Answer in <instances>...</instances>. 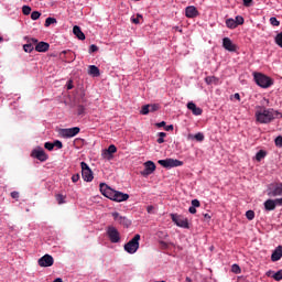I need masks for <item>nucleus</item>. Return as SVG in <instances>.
Returning a JSON list of instances; mask_svg holds the SVG:
<instances>
[{"label":"nucleus","instance_id":"obj_1","mask_svg":"<svg viewBox=\"0 0 282 282\" xmlns=\"http://www.w3.org/2000/svg\"><path fill=\"white\" fill-rule=\"evenodd\" d=\"M99 191H101V195H104L106 198L116 203L127 202L130 198L128 193L116 191L106 183L99 184Z\"/></svg>","mask_w":282,"mask_h":282},{"label":"nucleus","instance_id":"obj_2","mask_svg":"<svg viewBox=\"0 0 282 282\" xmlns=\"http://www.w3.org/2000/svg\"><path fill=\"white\" fill-rule=\"evenodd\" d=\"M281 115L272 108H265L263 106H258L256 111V120L260 124H270L275 120V116Z\"/></svg>","mask_w":282,"mask_h":282},{"label":"nucleus","instance_id":"obj_3","mask_svg":"<svg viewBox=\"0 0 282 282\" xmlns=\"http://www.w3.org/2000/svg\"><path fill=\"white\" fill-rule=\"evenodd\" d=\"M253 76H254V80L258 84V86H260L262 88H269L274 84L272 78L268 77L264 74L254 73Z\"/></svg>","mask_w":282,"mask_h":282},{"label":"nucleus","instance_id":"obj_4","mask_svg":"<svg viewBox=\"0 0 282 282\" xmlns=\"http://www.w3.org/2000/svg\"><path fill=\"white\" fill-rule=\"evenodd\" d=\"M267 196L278 197L282 196V182H273L267 186Z\"/></svg>","mask_w":282,"mask_h":282},{"label":"nucleus","instance_id":"obj_5","mask_svg":"<svg viewBox=\"0 0 282 282\" xmlns=\"http://www.w3.org/2000/svg\"><path fill=\"white\" fill-rule=\"evenodd\" d=\"M141 236L135 235L128 243L124 245L123 249L128 253H135L140 248Z\"/></svg>","mask_w":282,"mask_h":282},{"label":"nucleus","instance_id":"obj_6","mask_svg":"<svg viewBox=\"0 0 282 282\" xmlns=\"http://www.w3.org/2000/svg\"><path fill=\"white\" fill-rule=\"evenodd\" d=\"M158 164L161 165L164 169H173V167H180L184 165L183 161H180L177 159H165V160H159Z\"/></svg>","mask_w":282,"mask_h":282},{"label":"nucleus","instance_id":"obj_7","mask_svg":"<svg viewBox=\"0 0 282 282\" xmlns=\"http://www.w3.org/2000/svg\"><path fill=\"white\" fill-rule=\"evenodd\" d=\"M106 235L111 243H118L121 240L120 232L112 226L106 228Z\"/></svg>","mask_w":282,"mask_h":282},{"label":"nucleus","instance_id":"obj_8","mask_svg":"<svg viewBox=\"0 0 282 282\" xmlns=\"http://www.w3.org/2000/svg\"><path fill=\"white\" fill-rule=\"evenodd\" d=\"M172 221L180 228L188 229V219L183 216H178V214H171Z\"/></svg>","mask_w":282,"mask_h":282},{"label":"nucleus","instance_id":"obj_9","mask_svg":"<svg viewBox=\"0 0 282 282\" xmlns=\"http://www.w3.org/2000/svg\"><path fill=\"white\" fill-rule=\"evenodd\" d=\"M80 165H82V175L84 181L88 183L93 182L94 174L89 165L84 161L80 163Z\"/></svg>","mask_w":282,"mask_h":282},{"label":"nucleus","instance_id":"obj_10","mask_svg":"<svg viewBox=\"0 0 282 282\" xmlns=\"http://www.w3.org/2000/svg\"><path fill=\"white\" fill-rule=\"evenodd\" d=\"M80 132V128L79 127H74V128H65L61 130V135L64 139H72L75 138L76 135H78Z\"/></svg>","mask_w":282,"mask_h":282},{"label":"nucleus","instance_id":"obj_11","mask_svg":"<svg viewBox=\"0 0 282 282\" xmlns=\"http://www.w3.org/2000/svg\"><path fill=\"white\" fill-rule=\"evenodd\" d=\"M156 171V164L153 161L144 162V170L140 174L144 177L152 175Z\"/></svg>","mask_w":282,"mask_h":282},{"label":"nucleus","instance_id":"obj_12","mask_svg":"<svg viewBox=\"0 0 282 282\" xmlns=\"http://www.w3.org/2000/svg\"><path fill=\"white\" fill-rule=\"evenodd\" d=\"M31 158L36 159L40 162L44 163L47 161L48 155L45 153V151L42 148H37L31 152Z\"/></svg>","mask_w":282,"mask_h":282},{"label":"nucleus","instance_id":"obj_13","mask_svg":"<svg viewBox=\"0 0 282 282\" xmlns=\"http://www.w3.org/2000/svg\"><path fill=\"white\" fill-rule=\"evenodd\" d=\"M111 216L113 220H116L119 225L123 226L124 228H129L132 225V223L128 218L120 216L119 212H112Z\"/></svg>","mask_w":282,"mask_h":282},{"label":"nucleus","instance_id":"obj_14","mask_svg":"<svg viewBox=\"0 0 282 282\" xmlns=\"http://www.w3.org/2000/svg\"><path fill=\"white\" fill-rule=\"evenodd\" d=\"M54 263V259L52 256L50 254H45L44 257H42L41 259H39V265L40 267H52Z\"/></svg>","mask_w":282,"mask_h":282},{"label":"nucleus","instance_id":"obj_15","mask_svg":"<svg viewBox=\"0 0 282 282\" xmlns=\"http://www.w3.org/2000/svg\"><path fill=\"white\" fill-rule=\"evenodd\" d=\"M28 44H23V50L25 53H31L35 45L37 43V40L35 37H25Z\"/></svg>","mask_w":282,"mask_h":282},{"label":"nucleus","instance_id":"obj_16","mask_svg":"<svg viewBox=\"0 0 282 282\" xmlns=\"http://www.w3.org/2000/svg\"><path fill=\"white\" fill-rule=\"evenodd\" d=\"M223 46L228 52H236L237 51V46H236V44H234V42H231L230 37H224Z\"/></svg>","mask_w":282,"mask_h":282},{"label":"nucleus","instance_id":"obj_17","mask_svg":"<svg viewBox=\"0 0 282 282\" xmlns=\"http://www.w3.org/2000/svg\"><path fill=\"white\" fill-rule=\"evenodd\" d=\"M185 17L188 19H194L198 17V10L194 6H188L185 8Z\"/></svg>","mask_w":282,"mask_h":282},{"label":"nucleus","instance_id":"obj_18","mask_svg":"<svg viewBox=\"0 0 282 282\" xmlns=\"http://www.w3.org/2000/svg\"><path fill=\"white\" fill-rule=\"evenodd\" d=\"M35 45V51L39 53H45L50 48V44L47 42H37Z\"/></svg>","mask_w":282,"mask_h":282},{"label":"nucleus","instance_id":"obj_19","mask_svg":"<svg viewBox=\"0 0 282 282\" xmlns=\"http://www.w3.org/2000/svg\"><path fill=\"white\" fill-rule=\"evenodd\" d=\"M117 153V147L115 144H110L104 152V158L110 160L112 154Z\"/></svg>","mask_w":282,"mask_h":282},{"label":"nucleus","instance_id":"obj_20","mask_svg":"<svg viewBox=\"0 0 282 282\" xmlns=\"http://www.w3.org/2000/svg\"><path fill=\"white\" fill-rule=\"evenodd\" d=\"M282 259V246H279L271 254V261L276 262Z\"/></svg>","mask_w":282,"mask_h":282},{"label":"nucleus","instance_id":"obj_21","mask_svg":"<svg viewBox=\"0 0 282 282\" xmlns=\"http://www.w3.org/2000/svg\"><path fill=\"white\" fill-rule=\"evenodd\" d=\"M187 108L193 112V115H195V116H200L202 115V112H203V110L199 108V107H197L194 102H188L187 104Z\"/></svg>","mask_w":282,"mask_h":282},{"label":"nucleus","instance_id":"obj_22","mask_svg":"<svg viewBox=\"0 0 282 282\" xmlns=\"http://www.w3.org/2000/svg\"><path fill=\"white\" fill-rule=\"evenodd\" d=\"M73 33L80 40V41H85L86 36L85 33H83L82 29L79 25H74L73 28Z\"/></svg>","mask_w":282,"mask_h":282},{"label":"nucleus","instance_id":"obj_23","mask_svg":"<svg viewBox=\"0 0 282 282\" xmlns=\"http://www.w3.org/2000/svg\"><path fill=\"white\" fill-rule=\"evenodd\" d=\"M275 208H276L275 203L272 198L264 200V210L273 212V210H275Z\"/></svg>","mask_w":282,"mask_h":282},{"label":"nucleus","instance_id":"obj_24","mask_svg":"<svg viewBox=\"0 0 282 282\" xmlns=\"http://www.w3.org/2000/svg\"><path fill=\"white\" fill-rule=\"evenodd\" d=\"M88 68H89L88 69V74H90V75H93L95 77L100 76V70H99V68L97 66L90 65Z\"/></svg>","mask_w":282,"mask_h":282},{"label":"nucleus","instance_id":"obj_25","mask_svg":"<svg viewBox=\"0 0 282 282\" xmlns=\"http://www.w3.org/2000/svg\"><path fill=\"white\" fill-rule=\"evenodd\" d=\"M226 25L228 29H231V30H234L238 26L235 19H232V18H229L226 20Z\"/></svg>","mask_w":282,"mask_h":282},{"label":"nucleus","instance_id":"obj_26","mask_svg":"<svg viewBox=\"0 0 282 282\" xmlns=\"http://www.w3.org/2000/svg\"><path fill=\"white\" fill-rule=\"evenodd\" d=\"M265 156H267V151L260 150L258 151L256 159L258 162H261L262 160L265 159Z\"/></svg>","mask_w":282,"mask_h":282},{"label":"nucleus","instance_id":"obj_27","mask_svg":"<svg viewBox=\"0 0 282 282\" xmlns=\"http://www.w3.org/2000/svg\"><path fill=\"white\" fill-rule=\"evenodd\" d=\"M55 198H56V202L58 205H63L66 203V200H65L66 196L63 194H56Z\"/></svg>","mask_w":282,"mask_h":282},{"label":"nucleus","instance_id":"obj_28","mask_svg":"<svg viewBox=\"0 0 282 282\" xmlns=\"http://www.w3.org/2000/svg\"><path fill=\"white\" fill-rule=\"evenodd\" d=\"M55 23H57V20L53 17H48L45 20V28H48V26H51L52 24H55Z\"/></svg>","mask_w":282,"mask_h":282},{"label":"nucleus","instance_id":"obj_29","mask_svg":"<svg viewBox=\"0 0 282 282\" xmlns=\"http://www.w3.org/2000/svg\"><path fill=\"white\" fill-rule=\"evenodd\" d=\"M77 115L85 116L86 115V105H78L77 106Z\"/></svg>","mask_w":282,"mask_h":282},{"label":"nucleus","instance_id":"obj_30","mask_svg":"<svg viewBox=\"0 0 282 282\" xmlns=\"http://www.w3.org/2000/svg\"><path fill=\"white\" fill-rule=\"evenodd\" d=\"M167 137V134L165 132H159V139L156 140V142L159 144H163L165 143V138Z\"/></svg>","mask_w":282,"mask_h":282},{"label":"nucleus","instance_id":"obj_31","mask_svg":"<svg viewBox=\"0 0 282 282\" xmlns=\"http://www.w3.org/2000/svg\"><path fill=\"white\" fill-rule=\"evenodd\" d=\"M274 42L278 46L282 48V33H278L274 37Z\"/></svg>","mask_w":282,"mask_h":282},{"label":"nucleus","instance_id":"obj_32","mask_svg":"<svg viewBox=\"0 0 282 282\" xmlns=\"http://www.w3.org/2000/svg\"><path fill=\"white\" fill-rule=\"evenodd\" d=\"M194 140H196L197 142H203L205 140V137L202 132H198L194 135Z\"/></svg>","mask_w":282,"mask_h":282},{"label":"nucleus","instance_id":"obj_33","mask_svg":"<svg viewBox=\"0 0 282 282\" xmlns=\"http://www.w3.org/2000/svg\"><path fill=\"white\" fill-rule=\"evenodd\" d=\"M274 145L276 148H282V135H278L275 139H274Z\"/></svg>","mask_w":282,"mask_h":282},{"label":"nucleus","instance_id":"obj_34","mask_svg":"<svg viewBox=\"0 0 282 282\" xmlns=\"http://www.w3.org/2000/svg\"><path fill=\"white\" fill-rule=\"evenodd\" d=\"M269 22L273 26H280V21L275 17H271V19H269Z\"/></svg>","mask_w":282,"mask_h":282},{"label":"nucleus","instance_id":"obj_35","mask_svg":"<svg viewBox=\"0 0 282 282\" xmlns=\"http://www.w3.org/2000/svg\"><path fill=\"white\" fill-rule=\"evenodd\" d=\"M159 109H160V105L159 104L149 105V111L150 112L158 111Z\"/></svg>","mask_w":282,"mask_h":282},{"label":"nucleus","instance_id":"obj_36","mask_svg":"<svg viewBox=\"0 0 282 282\" xmlns=\"http://www.w3.org/2000/svg\"><path fill=\"white\" fill-rule=\"evenodd\" d=\"M140 113H142V115L150 113V105L142 106Z\"/></svg>","mask_w":282,"mask_h":282},{"label":"nucleus","instance_id":"obj_37","mask_svg":"<svg viewBox=\"0 0 282 282\" xmlns=\"http://www.w3.org/2000/svg\"><path fill=\"white\" fill-rule=\"evenodd\" d=\"M246 217H247L249 220H253L254 217H256V214H254V212H252V209H249V210L246 213Z\"/></svg>","mask_w":282,"mask_h":282},{"label":"nucleus","instance_id":"obj_38","mask_svg":"<svg viewBox=\"0 0 282 282\" xmlns=\"http://www.w3.org/2000/svg\"><path fill=\"white\" fill-rule=\"evenodd\" d=\"M31 11H32L31 7H29V6H23L22 7V13L24 15H29L31 13Z\"/></svg>","mask_w":282,"mask_h":282},{"label":"nucleus","instance_id":"obj_39","mask_svg":"<svg viewBox=\"0 0 282 282\" xmlns=\"http://www.w3.org/2000/svg\"><path fill=\"white\" fill-rule=\"evenodd\" d=\"M40 17H41V12H39V11H33V12L31 13V19H32L33 21L39 20Z\"/></svg>","mask_w":282,"mask_h":282},{"label":"nucleus","instance_id":"obj_40","mask_svg":"<svg viewBox=\"0 0 282 282\" xmlns=\"http://www.w3.org/2000/svg\"><path fill=\"white\" fill-rule=\"evenodd\" d=\"M44 148H45V150L52 152L54 150V143L53 142H45Z\"/></svg>","mask_w":282,"mask_h":282},{"label":"nucleus","instance_id":"obj_41","mask_svg":"<svg viewBox=\"0 0 282 282\" xmlns=\"http://www.w3.org/2000/svg\"><path fill=\"white\" fill-rule=\"evenodd\" d=\"M235 21L237 23V26L242 25L245 23V19L242 15H237Z\"/></svg>","mask_w":282,"mask_h":282},{"label":"nucleus","instance_id":"obj_42","mask_svg":"<svg viewBox=\"0 0 282 282\" xmlns=\"http://www.w3.org/2000/svg\"><path fill=\"white\" fill-rule=\"evenodd\" d=\"M273 279H274L275 281H281V280H282V270H279L278 272H275V273L273 274Z\"/></svg>","mask_w":282,"mask_h":282},{"label":"nucleus","instance_id":"obj_43","mask_svg":"<svg viewBox=\"0 0 282 282\" xmlns=\"http://www.w3.org/2000/svg\"><path fill=\"white\" fill-rule=\"evenodd\" d=\"M53 145H54V148H56V149H58V150H62V149H63V143H62V141H59V140L54 141V142H53Z\"/></svg>","mask_w":282,"mask_h":282},{"label":"nucleus","instance_id":"obj_44","mask_svg":"<svg viewBox=\"0 0 282 282\" xmlns=\"http://www.w3.org/2000/svg\"><path fill=\"white\" fill-rule=\"evenodd\" d=\"M11 197L15 200H19V197H20V193L19 191H13L11 192Z\"/></svg>","mask_w":282,"mask_h":282},{"label":"nucleus","instance_id":"obj_45","mask_svg":"<svg viewBox=\"0 0 282 282\" xmlns=\"http://www.w3.org/2000/svg\"><path fill=\"white\" fill-rule=\"evenodd\" d=\"M215 80H216V78L214 76H209V77L205 78V82H206L207 85L213 84Z\"/></svg>","mask_w":282,"mask_h":282},{"label":"nucleus","instance_id":"obj_46","mask_svg":"<svg viewBox=\"0 0 282 282\" xmlns=\"http://www.w3.org/2000/svg\"><path fill=\"white\" fill-rule=\"evenodd\" d=\"M231 270L236 274H239L241 272V269H240V267L238 264H234Z\"/></svg>","mask_w":282,"mask_h":282},{"label":"nucleus","instance_id":"obj_47","mask_svg":"<svg viewBox=\"0 0 282 282\" xmlns=\"http://www.w3.org/2000/svg\"><path fill=\"white\" fill-rule=\"evenodd\" d=\"M140 18H142V15L138 14L135 18L131 19V22L134 24H139L140 23Z\"/></svg>","mask_w":282,"mask_h":282},{"label":"nucleus","instance_id":"obj_48","mask_svg":"<svg viewBox=\"0 0 282 282\" xmlns=\"http://www.w3.org/2000/svg\"><path fill=\"white\" fill-rule=\"evenodd\" d=\"M97 51H98V47L96 46V44H90V48L88 50V52L96 53Z\"/></svg>","mask_w":282,"mask_h":282},{"label":"nucleus","instance_id":"obj_49","mask_svg":"<svg viewBox=\"0 0 282 282\" xmlns=\"http://www.w3.org/2000/svg\"><path fill=\"white\" fill-rule=\"evenodd\" d=\"M200 206L199 200H197V198H195L194 200H192V207L194 208H198Z\"/></svg>","mask_w":282,"mask_h":282},{"label":"nucleus","instance_id":"obj_50","mask_svg":"<svg viewBox=\"0 0 282 282\" xmlns=\"http://www.w3.org/2000/svg\"><path fill=\"white\" fill-rule=\"evenodd\" d=\"M273 202H274V206H275V207H276V206H282V197L275 198Z\"/></svg>","mask_w":282,"mask_h":282},{"label":"nucleus","instance_id":"obj_51","mask_svg":"<svg viewBox=\"0 0 282 282\" xmlns=\"http://www.w3.org/2000/svg\"><path fill=\"white\" fill-rule=\"evenodd\" d=\"M80 178V175L77 173V174H74L73 177H72V181L73 183H77Z\"/></svg>","mask_w":282,"mask_h":282},{"label":"nucleus","instance_id":"obj_52","mask_svg":"<svg viewBox=\"0 0 282 282\" xmlns=\"http://www.w3.org/2000/svg\"><path fill=\"white\" fill-rule=\"evenodd\" d=\"M246 8H250L253 0H242Z\"/></svg>","mask_w":282,"mask_h":282},{"label":"nucleus","instance_id":"obj_53","mask_svg":"<svg viewBox=\"0 0 282 282\" xmlns=\"http://www.w3.org/2000/svg\"><path fill=\"white\" fill-rule=\"evenodd\" d=\"M188 212H189L192 215L196 214V207L191 206V207L188 208Z\"/></svg>","mask_w":282,"mask_h":282},{"label":"nucleus","instance_id":"obj_54","mask_svg":"<svg viewBox=\"0 0 282 282\" xmlns=\"http://www.w3.org/2000/svg\"><path fill=\"white\" fill-rule=\"evenodd\" d=\"M156 127L161 128V127H166V122L165 121H162L160 123H156Z\"/></svg>","mask_w":282,"mask_h":282},{"label":"nucleus","instance_id":"obj_55","mask_svg":"<svg viewBox=\"0 0 282 282\" xmlns=\"http://www.w3.org/2000/svg\"><path fill=\"white\" fill-rule=\"evenodd\" d=\"M165 131H173V124L166 126Z\"/></svg>","mask_w":282,"mask_h":282},{"label":"nucleus","instance_id":"obj_56","mask_svg":"<svg viewBox=\"0 0 282 282\" xmlns=\"http://www.w3.org/2000/svg\"><path fill=\"white\" fill-rule=\"evenodd\" d=\"M234 97H235L236 99L240 100V95H239L238 93L235 94Z\"/></svg>","mask_w":282,"mask_h":282},{"label":"nucleus","instance_id":"obj_57","mask_svg":"<svg viewBox=\"0 0 282 282\" xmlns=\"http://www.w3.org/2000/svg\"><path fill=\"white\" fill-rule=\"evenodd\" d=\"M73 85H72V82H69L68 86H67V89H73Z\"/></svg>","mask_w":282,"mask_h":282},{"label":"nucleus","instance_id":"obj_58","mask_svg":"<svg viewBox=\"0 0 282 282\" xmlns=\"http://www.w3.org/2000/svg\"><path fill=\"white\" fill-rule=\"evenodd\" d=\"M204 217H205L206 219H210L209 214H204Z\"/></svg>","mask_w":282,"mask_h":282},{"label":"nucleus","instance_id":"obj_59","mask_svg":"<svg viewBox=\"0 0 282 282\" xmlns=\"http://www.w3.org/2000/svg\"><path fill=\"white\" fill-rule=\"evenodd\" d=\"M54 282H63V280L61 278H57L54 280Z\"/></svg>","mask_w":282,"mask_h":282},{"label":"nucleus","instance_id":"obj_60","mask_svg":"<svg viewBox=\"0 0 282 282\" xmlns=\"http://www.w3.org/2000/svg\"><path fill=\"white\" fill-rule=\"evenodd\" d=\"M185 281H186V282H192V279L187 276V278L185 279Z\"/></svg>","mask_w":282,"mask_h":282},{"label":"nucleus","instance_id":"obj_61","mask_svg":"<svg viewBox=\"0 0 282 282\" xmlns=\"http://www.w3.org/2000/svg\"><path fill=\"white\" fill-rule=\"evenodd\" d=\"M175 29L176 31L182 32V29H180V26H176Z\"/></svg>","mask_w":282,"mask_h":282},{"label":"nucleus","instance_id":"obj_62","mask_svg":"<svg viewBox=\"0 0 282 282\" xmlns=\"http://www.w3.org/2000/svg\"><path fill=\"white\" fill-rule=\"evenodd\" d=\"M152 209L153 207H148V213H151Z\"/></svg>","mask_w":282,"mask_h":282},{"label":"nucleus","instance_id":"obj_63","mask_svg":"<svg viewBox=\"0 0 282 282\" xmlns=\"http://www.w3.org/2000/svg\"><path fill=\"white\" fill-rule=\"evenodd\" d=\"M2 42H3V37L0 36V43H2Z\"/></svg>","mask_w":282,"mask_h":282},{"label":"nucleus","instance_id":"obj_64","mask_svg":"<svg viewBox=\"0 0 282 282\" xmlns=\"http://www.w3.org/2000/svg\"><path fill=\"white\" fill-rule=\"evenodd\" d=\"M155 282H166V281H155Z\"/></svg>","mask_w":282,"mask_h":282}]
</instances>
